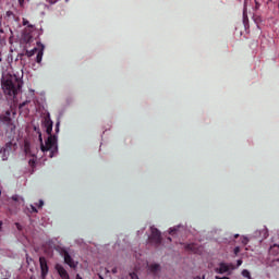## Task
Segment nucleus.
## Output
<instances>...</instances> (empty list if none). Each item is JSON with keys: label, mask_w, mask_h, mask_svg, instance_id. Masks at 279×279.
<instances>
[{"label": "nucleus", "mask_w": 279, "mask_h": 279, "mask_svg": "<svg viewBox=\"0 0 279 279\" xmlns=\"http://www.w3.org/2000/svg\"><path fill=\"white\" fill-rule=\"evenodd\" d=\"M45 128L48 138L46 144H43L41 142L40 149L44 154L49 153V158H53L56 154H58V137H56V135H51V132H53V121H51V119H46Z\"/></svg>", "instance_id": "1"}, {"label": "nucleus", "mask_w": 279, "mask_h": 279, "mask_svg": "<svg viewBox=\"0 0 279 279\" xmlns=\"http://www.w3.org/2000/svg\"><path fill=\"white\" fill-rule=\"evenodd\" d=\"M1 88L5 97H16L19 90L23 88V81L16 75L7 74L1 78Z\"/></svg>", "instance_id": "2"}, {"label": "nucleus", "mask_w": 279, "mask_h": 279, "mask_svg": "<svg viewBox=\"0 0 279 279\" xmlns=\"http://www.w3.org/2000/svg\"><path fill=\"white\" fill-rule=\"evenodd\" d=\"M150 232H151V234L148 238L149 241L151 243H154L155 245H160V243H162V235L160 233V230H158L157 228L151 227Z\"/></svg>", "instance_id": "3"}, {"label": "nucleus", "mask_w": 279, "mask_h": 279, "mask_svg": "<svg viewBox=\"0 0 279 279\" xmlns=\"http://www.w3.org/2000/svg\"><path fill=\"white\" fill-rule=\"evenodd\" d=\"M16 147V144L12 142H8L5 147L0 149V154H2V160H8V156H10V151H12Z\"/></svg>", "instance_id": "4"}, {"label": "nucleus", "mask_w": 279, "mask_h": 279, "mask_svg": "<svg viewBox=\"0 0 279 279\" xmlns=\"http://www.w3.org/2000/svg\"><path fill=\"white\" fill-rule=\"evenodd\" d=\"M62 254H63L65 265H69V267H71V269H76L77 268V262H75L73 259V257H71V254H69V251L63 250Z\"/></svg>", "instance_id": "5"}, {"label": "nucleus", "mask_w": 279, "mask_h": 279, "mask_svg": "<svg viewBox=\"0 0 279 279\" xmlns=\"http://www.w3.org/2000/svg\"><path fill=\"white\" fill-rule=\"evenodd\" d=\"M39 265L41 270V278H47V274H49V265H47V258L39 257Z\"/></svg>", "instance_id": "6"}, {"label": "nucleus", "mask_w": 279, "mask_h": 279, "mask_svg": "<svg viewBox=\"0 0 279 279\" xmlns=\"http://www.w3.org/2000/svg\"><path fill=\"white\" fill-rule=\"evenodd\" d=\"M54 269L61 279H71V276H69V271H66L64 266L56 264Z\"/></svg>", "instance_id": "7"}, {"label": "nucleus", "mask_w": 279, "mask_h": 279, "mask_svg": "<svg viewBox=\"0 0 279 279\" xmlns=\"http://www.w3.org/2000/svg\"><path fill=\"white\" fill-rule=\"evenodd\" d=\"M37 46L39 47V50H38L37 56H36V62H37V64H40L43 62V56H44V52H45V45H43L40 43H37Z\"/></svg>", "instance_id": "8"}, {"label": "nucleus", "mask_w": 279, "mask_h": 279, "mask_svg": "<svg viewBox=\"0 0 279 279\" xmlns=\"http://www.w3.org/2000/svg\"><path fill=\"white\" fill-rule=\"evenodd\" d=\"M216 274H228L230 271V266L226 263H220L219 268L215 269Z\"/></svg>", "instance_id": "9"}, {"label": "nucleus", "mask_w": 279, "mask_h": 279, "mask_svg": "<svg viewBox=\"0 0 279 279\" xmlns=\"http://www.w3.org/2000/svg\"><path fill=\"white\" fill-rule=\"evenodd\" d=\"M148 270L150 271V274H154V276H156V274L160 271V266L158 264H151L148 266Z\"/></svg>", "instance_id": "10"}, {"label": "nucleus", "mask_w": 279, "mask_h": 279, "mask_svg": "<svg viewBox=\"0 0 279 279\" xmlns=\"http://www.w3.org/2000/svg\"><path fill=\"white\" fill-rule=\"evenodd\" d=\"M2 121L3 123H8V124L12 123V118H10V111L5 112V116L2 117Z\"/></svg>", "instance_id": "11"}, {"label": "nucleus", "mask_w": 279, "mask_h": 279, "mask_svg": "<svg viewBox=\"0 0 279 279\" xmlns=\"http://www.w3.org/2000/svg\"><path fill=\"white\" fill-rule=\"evenodd\" d=\"M38 48H34V49H32V50H26V56L28 57V58H32L33 56H36V53H38Z\"/></svg>", "instance_id": "12"}, {"label": "nucleus", "mask_w": 279, "mask_h": 279, "mask_svg": "<svg viewBox=\"0 0 279 279\" xmlns=\"http://www.w3.org/2000/svg\"><path fill=\"white\" fill-rule=\"evenodd\" d=\"M243 21H247V0H244V11H243Z\"/></svg>", "instance_id": "13"}, {"label": "nucleus", "mask_w": 279, "mask_h": 279, "mask_svg": "<svg viewBox=\"0 0 279 279\" xmlns=\"http://www.w3.org/2000/svg\"><path fill=\"white\" fill-rule=\"evenodd\" d=\"M185 250H186L187 252H196L197 246H195V244H186V245H185Z\"/></svg>", "instance_id": "14"}, {"label": "nucleus", "mask_w": 279, "mask_h": 279, "mask_svg": "<svg viewBox=\"0 0 279 279\" xmlns=\"http://www.w3.org/2000/svg\"><path fill=\"white\" fill-rule=\"evenodd\" d=\"M178 230H180V227L170 228L169 234H171V236H175Z\"/></svg>", "instance_id": "15"}, {"label": "nucleus", "mask_w": 279, "mask_h": 279, "mask_svg": "<svg viewBox=\"0 0 279 279\" xmlns=\"http://www.w3.org/2000/svg\"><path fill=\"white\" fill-rule=\"evenodd\" d=\"M242 276H243L244 278L252 279V275L248 272L247 269L242 270Z\"/></svg>", "instance_id": "16"}, {"label": "nucleus", "mask_w": 279, "mask_h": 279, "mask_svg": "<svg viewBox=\"0 0 279 279\" xmlns=\"http://www.w3.org/2000/svg\"><path fill=\"white\" fill-rule=\"evenodd\" d=\"M255 11H258L260 10V2H258V0H255V8H254Z\"/></svg>", "instance_id": "17"}, {"label": "nucleus", "mask_w": 279, "mask_h": 279, "mask_svg": "<svg viewBox=\"0 0 279 279\" xmlns=\"http://www.w3.org/2000/svg\"><path fill=\"white\" fill-rule=\"evenodd\" d=\"M28 165L33 168L36 167V159H29Z\"/></svg>", "instance_id": "18"}, {"label": "nucleus", "mask_w": 279, "mask_h": 279, "mask_svg": "<svg viewBox=\"0 0 279 279\" xmlns=\"http://www.w3.org/2000/svg\"><path fill=\"white\" fill-rule=\"evenodd\" d=\"M241 252V247L236 246L234 250H233V253L235 256H239V253Z\"/></svg>", "instance_id": "19"}, {"label": "nucleus", "mask_w": 279, "mask_h": 279, "mask_svg": "<svg viewBox=\"0 0 279 279\" xmlns=\"http://www.w3.org/2000/svg\"><path fill=\"white\" fill-rule=\"evenodd\" d=\"M38 208H43L45 206V202L43 199H39V204H37Z\"/></svg>", "instance_id": "20"}, {"label": "nucleus", "mask_w": 279, "mask_h": 279, "mask_svg": "<svg viewBox=\"0 0 279 279\" xmlns=\"http://www.w3.org/2000/svg\"><path fill=\"white\" fill-rule=\"evenodd\" d=\"M250 243V240L247 238L242 239V244L247 245Z\"/></svg>", "instance_id": "21"}, {"label": "nucleus", "mask_w": 279, "mask_h": 279, "mask_svg": "<svg viewBox=\"0 0 279 279\" xmlns=\"http://www.w3.org/2000/svg\"><path fill=\"white\" fill-rule=\"evenodd\" d=\"M15 228L20 231L23 230V226H21V223L19 222L15 223Z\"/></svg>", "instance_id": "22"}, {"label": "nucleus", "mask_w": 279, "mask_h": 279, "mask_svg": "<svg viewBox=\"0 0 279 279\" xmlns=\"http://www.w3.org/2000/svg\"><path fill=\"white\" fill-rule=\"evenodd\" d=\"M241 265H243V259H238L236 266H238V267H241Z\"/></svg>", "instance_id": "23"}, {"label": "nucleus", "mask_w": 279, "mask_h": 279, "mask_svg": "<svg viewBox=\"0 0 279 279\" xmlns=\"http://www.w3.org/2000/svg\"><path fill=\"white\" fill-rule=\"evenodd\" d=\"M31 208L34 213H38V209L36 207H34V205H31Z\"/></svg>", "instance_id": "24"}, {"label": "nucleus", "mask_w": 279, "mask_h": 279, "mask_svg": "<svg viewBox=\"0 0 279 279\" xmlns=\"http://www.w3.org/2000/svg\"><path fill=\"white\" fill-rule=\"evenodd\" d=\"M56 132H60V123H57V125H56Z\"/></svg>", "instance_id": "25"}, {"label": "nucleus", "mask_w": 279, "mask_h": 279, "mask_svg": "<svg viewBox=\"0 0 279 279\" xmlns=\"http://www.w3.org/2000/svg\"><path fill=\"white\" fill-rule=\"evenodd\" d=\"M215 279H230L229 277H219V276H216Z\"/></svg>", "instance_id": "26"}, {"label": "nucleus", "mask_w": 279, "mask_h": 279, "mask_svg": "<svg viewBox=\"0 0 279 279\" xmlns=\"http://www.w3.org/2000/svg\"><path fill=\"white\" fill-rule=\"evenodd\" d=\"M14 13L12 11L7 12V16H12Z\"/></svg>", "instance_id": "27"}, {"label": "nucleus", "mask_w": 279, "mask_h": 279, "mask_svg": "<svg viewBox=\"0 0 279 279\" xmlns=\"http://www.w3.org/2000/svg\"><path fill=\"white\" fill-rule=\"evenodd\" d=\"M3 230V221L0 220V232Z\"/></svg>", "instance_id": "28"}, {"label": "nucleus", "mask_w": 279, "mask_h": 279, "mask_svg": "<svg viewBox=\"0 0 279 279\" xmlns=\"http://www.w3.org/2000/svg\"><path fill=\"white\" fill-rule=\"evenodd\" d=\"M194 279H206V276H203V277L197 276Z\"/></svg>", "instance_id": "29"}, {"label": "nucleus", "mask_w": 279, "mask_h": 279, "mask_svg": "<svg viewBox=\"0 0 279 279\" xmlns=\"http://www.w3.org/2000/svg\"><path fill=\"white\" fill-rule=\"evenodd\" d=\"M19 3L23 5V3H25V0H19Z\"/></svg>", "instance_id": "30"}, {"label": "nucleus", "mask_w": 279, "mask_h": 279, "mask_svg": "<svg viewBox=\"0 0 279 279\" xmlns=\"http://www.w3.org/2000/svg\"><path fill=\"white\" fill-rule=\"evenodd\" d=\"M112 274H117V268H113V269H112Z\"/></svg>", "instance_id": "31"}, {"label": "nucleus", "mask_w": 279, "mask_h": 279, "mask_svg": "<svg viewBox=\"0 0 279 279\" xmlns=\"http://www.w3.org/2000/svg\"><path fill=\"white\" fill-rule=\"evenodd\" d=\"M233 239H239V234H234Z\"/></svg>", "instance_id": "32"}, {"label": "nucleus", "mask_w": 279, "mask_h": 279, "mask_svg": "<svg viewBox=\"0 0 279 279\" xmlns=\"http://www.w3.org/2000/svg\"><path fill=\"white\" fill-rule=\"evenodd\" d=\"M12 199H14V202H16V196H13Z\"/></svg>", "instance_id": "33"}, {"label": "nucleus", "mask_w": 279, "mask_h": 279, "mask_svg": "<svg viewBox=\"0 0 279 279\" xmlns=\"http://www.w3.org/2000/svg\"><path fill=\"white\" fill-rule=\"evenodd\" d=\"M168 241H171V238H168Z\"/></svg>", "instance_id": "34"}, {"label": "nucleus", "mask_w": 279, "mask_h": 279, "mask_svg": "<svg viewBox=\"0 0 279 279\" xmlns=\"http://www.w3.org/2000/svg\"><path fill=\"white\" fill-rule=\"evenodd\" d=\"M27 22H24V25L26 24Z\"/></svg>", "instance_id": "35"}, {"label": "nucleus", "mask_w": 279, "mask_h": 279, "mask_svg": "<svg viewBox=\"0 0 279 279\" xmlns=\"http://www.w3.org/2000/svg\"><path fill=\"white\" fill-rule=\"evenodd\" d=\"M26 149H27V145H25Z\"/></svg>", "instance_id": "36"}]
</instances>
